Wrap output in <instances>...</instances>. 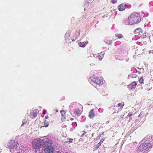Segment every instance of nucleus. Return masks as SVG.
Here are the masks:
<instances>
[{
  "label": "nucleus",
  "instance_id": "7c9ffc66",
  "mask_svg": "<svg viewBox=\"0 0 153 153\" xmlns=\"http://www.w3.org/2000/svg\"><path fill=\"white\" fill-rule=\"evenodd\" d=\"M48 116H46V117H45V119H48Z\"/></svg>",
  "mask_w": 153,
  "mask_h": 153
},
{
  "label": "nucleus",
  "instance_id": "a878e982",
  "mask_svg": "<svg viewBox=\"0 0 153 153\" xmlns=\"http://www.w3.org/2000/svg\"><path fill=\"white\" fill-rule=\"evenodd\" d=\"M137 75L136 74H132V76L133 77H136Z\"/></svg>",
  "mask_w": 153,
  "mask_h": 153
},
{
  "label": "nucleus",
  "instance_id": "4468645a",
  "mask_svg": "<svg viewBox=\"0 0 153 153\" xmlns=\"http://www.w3.org/2000/svg\"><path fill=\"white\" fill-rule=\"evenodd\" d=\"M140 33H142V30L140 28H138L136 29L134 31V33L137 35H139Z\"/></svg>",
  "mask_w": 153,
  "mask_h": 153
},
{
  "label": "nucleus",
  "instance_id": "cd10ccee",
  "mask_svg": "<svg viewBox=\"0 0 153 153\" xmlns=\"http://www.w3.org/2000/svg\"><path fill=\"white\" fill-rule=\"evenodd\" d=\"M88 1H88V2L90 3L91 2V1H93L94 0H87Z\"/></svg>",
  "mask_w": 153,
  "mask_h": 153
},
{
  "label": "nucleus",
  "instance_id": "aec40b11",
  "mask_svg": "<svg viewBox=\"0 0 153 153\" xmlns=\"http://www.w3.org/2000/svg\"><path fill=\"white\" fill-rule=\"evenodd\" d=\"M139 81L140 83L142 84L143 82V79L142 78L140 77L139 79Z\"/></svg>",
  "mask_w": 153,
  "mask_h": 153
},
{
  "label": "nucleus",
  "instance_id": "c756f323",
  "mask_svg": "<svg viewBox=\"0 0 153 153\" xmlns=\"http://www.w3.org/2000/svg\"><path fill=\"white\" fill-rule=\"evenodd\" d=\"M46 111H44L43 112V114H46Z\"/></svg>",
  "mask_w": 153,
  "mask_h": 153
},
{
  "label": "nucleus",
  "instance_id": "20e7f679",
  "mask_svg": "<svg viewBox=\"0 0 153 153\" xmlns=\"http://www.w3.org/2000/svg\"><path fill=\"white\" fill-rule=\"evenodd\" d=\"M90 79L93 82L95 83L97 85L101 86L103 84V79L101 77H97L93 75L90 77Z\"/></svg>",
  "mask_w": 153,
  "mask_h": 153
},
{
  "label": "nucleus",
  "instance_id": "f257e3e1",
  "mask_svg": "<svg viewBox=\"0 0 153 153\" xmlns=\"http://www.w3.org/2000/svg\"><path fill=\"white\" fill-rule=\"evenodd\" d=\"M144 142L141 143L138 148V150L141 152L147 151L152 147V144L153 143V136H151L144 139Z\"/></svg>",
  "mask_w": 153,
  "mask_h": 153
},
{
  "label": "nucleus",
  "instance_id": "393cba45",
  "mask_svg": "<svg viewBox=\"0 0 153 153\" xmlns=\"http://www.w3.org/2000/svg\"><path fill=\"white\" fill-rule=\"evenodd\" d=\"M117 2V0H112V3L113 4L116 3Z\"/></svg>",
  "mask_w": 153,
  "mask_h": 153
},
{
  "label": "nucleus",
  "instance_id": "f03ea898",
  "mask_svg": "<svg viewBox=\"0 0 153 153\" xmlns=\"http://www.w3.org/2000/svg\"><path fill=\"white\" fill-rule=\"evenodd\" d=\"M127 21L129 25H132L140 22L141 19L139 14L135 13L132 14L128 17Z\"/></svg>",
  "mask_w": 153,
  "mask_h": 153
},
{
  "label": "nucleus",
  "instance_id": "dca6fc26",
  "mask_svg": "<svg viewBox=\"0 0 153 153\" xmlns=\"http://www.w3.org/2000/svg\"><path fill=\"white\" fill-rule=\"evenodd\" d=\"M42 125L44 127H47L49 126V123L48 121L46 120H45L43 122V123L42 124Z\"/></svg>",
  "mask_w": 153,
  "mask_h": 153
},
{
  "label": "nucleus",
  "instance_id": "412c9836",
  "mask_svg": "<svg viewBox=\"0 0 153 153\" xmlns=\"http://www.w3.org/2000/svg\"><path fill=\"white\" fill-rule=\"evenodd\" d=\"M124 105V103L123 102V103H119L118 104V105L119 107L122 106V107L121 108H123V106Z\"/></svg>",
  "mask_w": 153,
  "mask_h": 153
},
{
  "label": "nucleus",
  "instance_id": "f8f14e48",
  "mask_svg": "<svg viewBox=\"0 0 153 153\" xmlns=\"http://www.w3.org/2000/svg\"><path fill=\"white\" fill-rule=\"evenodd\" d=\"M61 114V120L64 121L66 119V113L64 110H62L60 111Z\"/></svg>",
  "mask_w": 153,
  "mask_h": 153
},
{
  "label": "nucleus",
  "instance_id": "9d476101",
  "mask_svg": "<svg viewBox=\"0 0 153 153\" xmlns=\"http://www.w3.org/2000/svg\"><path fill=\"white\" fill-rule=\"evenodd\" d=\"M137 84V82H136L134 81L128 85V88L130 90H131L134 88Z\"/></svg>",
  "mask_w": 153,
  "mask_h": 153
},
{
  "label": "nucleus",
  "instance_id": "f3484780",
  "mask_svg": "<svg viewBox=\"0 0 153 153\" xmlns=\"http://www.w3.org/2000/svg\"><path fill=\"white\" fill-rule=\"evenodd\" d=\"M115 36L116 38H117L120 39L123 38V36L122 35V34H116L115 35Z\"/></svg>",
  "mask_w": 153,
  "mask_h": 153
},
{
  "label": "nucleus",
  "instance_id": "5701e85b",
  "mask_svg": "<svg viewBox=\"0 0 153 153\" xmlns=\"http://www.w3.org/2000/svg\"><path fill=\"white\" fill-rule=\"evenodd\" d=\"M132 115V114L131 113H129L128 114L127 116L128 117H130Z\"/></svg>",
  "mask_w": 153,
  "mask_h": 153
},
{
  "label": "nucleus",
  "instance_id": "7ed1b4c3",
  "mask_svg": "<svg viewBox=\"0 0 153 153\" xmlns=\"http://www.w3.org/2000/svg\"><path fill=\"white\" fill-rule=\"evenodd\" d=\"M42 145L41 140L39 138L34 139L33 141V147L36 150L39 149L41 147H42Z\"/></svg>",
  "mask_w": 153,
  "mask_h": 153
},
{
  "label": "nucleus",
  "instance_id": "ddd939ff",
  "mask_svg": "<svg viewBox=\"0 0 153 153\" xmlns=\"http://www.w3.org/2000/svg\"><path fill=\"white\" fill-rule=\"evenodd\" d=\"M95 116V114L94 111V109H92L89 112L88 117L90 118H92L94 117Z\"/></svg>",
  "mask_w": 153,
  "mask_h": 153
},
{
  "label": "nucleus",
  "instance_id": "a211bd4d",
  "mask_svg": "<svg viewBox=\"0 0 153 153\" xmlns=\"http://www.w3.org/2000/svg\"><path fill=\"white\" fill-rule=\"evenodd\" d=\"M86 45V43H85L84 42H80L79 43V45L81 47H84Z\"/></svg>",
  "mask_w": 153,
  "mask_h": 153
},
{
  "label": "nucleus",
  "instance_id": "2f4dec72",
  "mask_svg": "<svg viewBox=\"0 0 153 153\" xmlns=\"http://www.w3.org/2000/svg\"><path fill=\"white\" fill-rule=\"evenodd\" d=\"M85 127H86V128H88L89 127V126H88V125H86L85 126Z\"/></svg>",
  "mask_w": 153,
  "mask_h": 153
},
{
  "label": "nucleus",
  "instance_id": "1a4fd4ad",
  "mask_svg": "<svg viewBox=\"0 0 153 153\" xmlns=\"http://www.w3.org/2000/svg\"><path fill=\"white\" fill-rule=\"evenodd\" d=\"M82 112V111L79 108H75L74 110V114L77 116H79L81 114Z\"/></svg>",
  "mask_w": 153,
  "mask_h": 153
},
{
  "label": "nucleus",
  "instance_id": "473e14b6",
  "mask_svg": "<svg viewBox=\"0 0 153 153\" xmlns=\"http://www.w3.org/2000/svg\"><path fill=\"white\" fill-rule=\"evenodd\" d=\"M66 36H67V34H66L65 35V38H66Z\"/></svg>",
  "mask_w": 153,
  "mask_h": 153
},
{
  "label": "nucleus",
  "instance_id": "9b49d317",
  "mask_svg": "<svg viewBox=\"0 0 153 153\" xmlns=\"http://www.w3.org/2000/svg\"><path fill=\"white\" fill-rule=\"evenodd\" d=\"M126 8V4H121L119 5L118 7V9L120 11H122L124 10Z\"/></svg>",
  "mask_w": 153,
  "mask_h": 153
},
{
  "label": "nucleus",
  "instance_id": "c85d7f7f",
  "mask_svg": "<svg viewBox=\"0 0 153 153\" xmlns=\"http://www.w3.org/2000/svg\"><path fill=\"white\" fill-rule=\"evenodd\" d=\"M111 42L110 41H109V43H108V45H111Z\"/></svg>",
  "mask_w": 153,
  "mask_h": 153
},
{
  "label": "nucleus",
  "instance_id": "e433bc0d",
  "mask_svg": "<svg viewBox=\"0 0 153 153\" xmlns=\"http://www.w3.org/2000/svg\"><path fill=\"white\" fill-rule=\"evenodd\" d=\"M60 153V152H59V153Z\"/></svg>",
  "mask_w": 153,
  "mask_h": 153
},
{
  "label": "nucleus",
  "instance_id": "0eeeda50",
  "mask_svg": "<svg viewBox=\"0 0 153 153\" xmlns=\"http://www.w3.org/2000/svg\"><path fill=\"white\" fill-rule=\"evenodd\" d=\"M39 111L37 110H34L30 113V117L31 118L34 119L37 116V115L39 113Z\"/></svg>",
  "mask_w": 153,
  "mask_h": 153
},
{
  "label": "nucleus",
  "instance_id": "f704fd0d",
  "mask_svg": "<svg viewBox=\"0 0 153 153\" xmlns=\"http://www.w3.org/2000/svg\"><path fill=\"white\" fill-rule=\"evenodd\" d=\"M17 153H20V152H18Z\"/></svg>",
  "mask_w": 153,
  "mask_h": 153
},
{
  "label": "nucleus",
  "instance_id": "4c0bfd02",
  "mask_svg": "<svg viewBox=\"0 0 153 153\" xmlns=\"http://www.w3.org/2000/svg\"><path fill=\"white\" fill-rule=\"evenodd\" d=\"M153 81V80H152Z\"/></svg>",
  "mask_w": 153,
  "mask_h": 153
},
{
  "label": "nucleus",
  "instance_id": "72a5a7b5",
  "mask_svg": "<svg viewBox=\"0 0 153 153\" xmlns=\"http://www.w3.org/2000/svg\"><path fill=\"white\" fill-rule=\"evenodd\" d=\"M73 119H72V118H71V120H73Z\"/></svg>",
  "mask_w": 153,
  "mask_h": 153
},
{
  "label": "nucleus",
  "instance_id": "4be33fe9",
  "mask_svg": "<svg viewBox=\"0 0 153 153\" xmlns=\"http://www.w3.org/2000/svg\"><path fill=\"white\" fill-rule=\"evenodd\" d=\"M101 143L100 142L98 143L96 146V148L98 149L99 147L101 145Z\"/></svg>",
  "mask_w": 153,
  "mask_h": 153
},
{
  "label": "nucleus",
  "instance_id": "6e6552de",
  "mask_svg": "<svg viewBox=\"0 0 153 153\" xmlns=\"http://www.w3.org/2000/svg\"><path fill=\"white\" fill-rule=\"evenodd\" d=\"M44 151L45 153H53V150L51 146H48L45 149Z\"/></svg>",
  "mask_w": 153,
  "mask_h": 153
},
{
  "label": "nucleus",
  "instance_id": "423d86ee",
  "mask_svg": "<svg viewBox=\"0 0 153 153\" xmlns=\"http://www.w3.org/2000/svg\"><path fill=\"white\" fill-rule=\"evenodd\" d=\"M18 143L14 140H11L9 142L8 146L10 149H16L18 146Z\"/></svg>",
  "mask_w": 153,
  "mask_h": 153
},
{
  "label": "nucleus",
  "instance_id": "b1692460",
  "mask_svg": "<svg viewBox=\"0 0 153 153\" xmlns=\"http://www.w3.org/2000/svg\"><path fill=\"white\" fill-rule=\"evenodd\" d=\"M105 139H101L100 141V143H103V141L105 140Z\"/></svg>",
  "mask_w": 153,
  "mask_h": 153
},
{
  "label": "nucleus",
  "instance_id": "6ab92c4d",
  "mask_svg": "<svg viewBox=\"0 0 153 153\" xmlns=\"http://www.w3.org/2000/svg\"><path fill=\"white\" fill-rule=\"evenodd\" d=\"M73 140L72 138H68V141H66L65 143H70L72 142Z\"/></svg>",
  "mask_w": 153,
  "mask_h": 153
},
{
  "label": "nucleus",
  "instance_id": "39448f33",
  "mask_svg": "<svg viewBox=\"0 0 153 153\" xmlns=\"http://www.w3.org/2000/svg\"><path fill=\"white\" fill-rule=\"evenodd\" d=\"M42 142V147H44L46 146H51L52 144V140L49 138L45 137L41 140Z\"/></svg>",
  "mask_w": 153,
  "mask_h": 153
},
{
  "label": "nucleus",
  "instance_id": "bb28decb",
  "mask_svg": "<svg viewBox=\"0 0 153 153\" xmlns=\"http://www.w3.org/2000/svg\"><path fill=\"white\" fill-rule=\"evenodd\" d=\"M123 115H121L120 117V119H123Z\"/></svg>",
  "mask_w": 153,
  "mask_h": 153
},
{
  "label": "nucleus",
  "instance_id": "2eb2a0df",
  "mask_svg": "<svg viewBox=\"0 0 153 153\" xmlns=\"http://www.w3.org/2000/svg\"><path fill=\"white\" fill-rule=\"evenodd\" d=\"M104 54L102 52H101L99 54H98V55L97 56V57H98L99 59H102L103 58Z\"/></svg>",
  "mask_w": 153,
  "mask_h": 153
},
{
  "label": "nucleus",
  "instance_id": "c9c22d12",
  "mask_svg": "<svg viewBox=\"0 0 153 153\" xmlns=\"http://www.w3.org/2000/svg\"><path fill=\"white\" fill-rule=\"evenodd\" d=\"M68 153V152H66V153Z\"/></svg>",
  "mask_w": 153,
  "mask_h": 153
}]
</instances>
